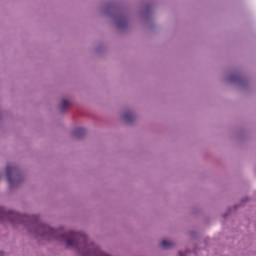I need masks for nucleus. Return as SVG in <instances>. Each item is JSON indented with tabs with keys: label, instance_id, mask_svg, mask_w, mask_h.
<instances>
[{
	"label": "nucleus",
	"instance_id": "obj_1",
	"mask_svg": "<svg viewBox=\"0 0 256 256\" xmlns=\"http://www.w3.org/2000/svg\"><path fill=\"white\" fill-rule=\"evenodd\" d=\"M0 217H7L11 223H23V221H30L33 223L35 220L34 216L22 215L13 210L5 211L2 207H0Z\"/></svg>",
	"mask_w": 256,
	"mask_h": 256
},
{
	"label": "nucleus",
	"instance_id": "obj_2",
	"mask_svg": "<svg viewBox=\"0 0 256 256\" xmlns=\"http://www.w3.org/2000/svg\"><path fill=\"white\" fill-rule=\"evenodd\" d=\"M16 171H17V167L7 165L6 175H7V179H8L9 184L11 185V187H13V185H15V183H17L18 176L13 177V173H15Z\"/></svg>",
	"mask_w": 256,
	"mask_h": 256
},
{
	"label": "nucleus",
	"instance_id": "obj_3",
	"mask_svg": "<svg viewBox=\"0 0 256 256\" xmlns=\"http://www.w3.org/2000/svg\"><path fill=\"white\" fill-rule=\"evenodd\" d=\"M161 247L163 249H171L173 247V242L169 240H162L161 241Z\"/></svg>",
	"mask_w": 256,
	"mask_h": 256
},
{
	"label": "nucleus",
	"instance_id": "obj_4",
	"mask_svg": "<svg viewBox=\"0 0 256 256\" xmlns=\"http://www.w3.org/2000/svg\"><path fill=\"white\" fill-rule=\"evenodd\" d=\"M85 133H86L85 128H77L74 130V135H76V137H81L85 135Z\"/></svg>",
	"mask_w": 256,
	"mask_h": 256
},
{
	"label": "nucleus",
	"instance_id": "obj_5",
	"mask_svg": "<svg viewBox=\"0 0 256 256\" xmlns=\"http://www.w3.org/2000/svg\"><path fill=\"white\" fill-rule=\"evenodd\" d=\"M67 107H69V101H67L66 99L62 100L61 106H60V111L63 113L65 112V110L67 109Z\"/></svg>",
	"mask_w": 256,
	"mask_h": 256
},
{
	"label": "nucleus",
	"instance_id": "obj_6",
	"mask_svg": "<svg viewBox=\"0 0 256 256\" xmlns=\"http://www.w3.org/2000/svg\"><path fill=\"white\" fill-rule=\"evenodd\" d=\"M124 119H125L126 121H131V120L133 119V115H131V113H126V114L124 115Z\"/></svg>",
	"mask_w": 256,
	"mask_h": 256
},
{
	"label": "nucleus",
	"instance_id": "obj_7",
	"mask_svg": "<svg viewBox=\"0 0 256 256\" xmlns=\"http://www.w3.org/2000/svg\"><path fill=\"white\" fill-rule=\"evenodd\" d=\"M0 256H3V252H0Z\"/></svg>",
	"mask_w": 256,
	"mask_h": 256
},
{
	"label": "nucleus",
	"instance_id": "obj_8",
	"mask_svg": "<svg viewBox=\"0 0 256 256\" xmlns=\"http://www.w3.org/2000/svg\"><path fill=\"white\" fill-rule=\"evenodd\" d=\"M32 225H36L35 223H32Z\"/></svg>",
	"mask_w": 256,
	"mask_h": 256
}]
</instances>
